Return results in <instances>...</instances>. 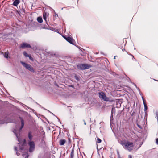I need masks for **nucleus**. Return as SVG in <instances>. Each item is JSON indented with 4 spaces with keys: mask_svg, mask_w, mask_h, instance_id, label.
I'll list each match as a JSON object with an SVG mask.
<instances>
[{
    "mask_svg": "<svg viewBox=\"0 0 158 158\" xmlns=\"http://www.w3.org/2000/svg\"><path fill=\"white\" fill-rule=\"evenodd\" d=\"M20 63L24 67L29 71L34 73H36V71L35 69L30 64L22 61H21Z\"/></svg>",
    "mask_w": 158,
    "mask_h": 158,
    "instance_id": "nucleus-4",
    "label": "nucleus"
},
{
    "mask_svg": "<svg viewBox=\"0 0 158 158\" xmlns=\"http://www.w3.org/2000/svg\"><path fill=\"white\" fill-rule=\"evenodd\" d=\"M143 104L144 106V110L145 112H146V110H147L148 107L146 103L144 101H143Z\"/></svg>",
    "mask_w": 158,
    "mask_h": 158,
    "instance_id": "nucleus-14",
    "label": "nucleus"
},
{
    "mask_svg": "<svg viewBox=\"0 0 158 158\" xmlns=\"http://www.w3.org/2000/svg\"><path fill=\"white\" fill-rule=\"evenodd\" d=\"M99 97L101 99L106 102H113L114 101L110 98L106 97L105 94L103 91H101L98 93Z\"/></svg>",
    "mask_w": 158,
    "mask_h": 158,
    "instance_id": "nucleus-2",
    "label": "nucleus"
},
{
    "mask_svg": "<svg viewBox=\"0 0 158 158\" xmlns=\"http://www.w3.org/2000/svg\"><path fill=\"white\" fill-rule=\"evenodd\" d=\"M122 51H125V49H124V48L123 49H122Z\"/></svg>",
    "mask_w": 158,
    "mask_h": 158,
    "instance_id": "nucleus-41",
    "label": "nucleus"
},
{
    "mask_svg": "<svg viewBox=\"0 0 158 158\" xmlns=\"http://www.w3.org/2000/svg\"><path fill=\"white\" fill-rule=\"evenodd\" d=\"M66 142V140L64 139H60L59 141V144L61 145H63Z\"/></svg>",
    "mask_w": 158,
    "mask_h": 158,
    "instance_id": "nucleus-12",
    "label": "nucleus"
},
{
    "mask_svg": "<svg viewBox=\"0 0 158 158\" xmlns=\"http://www.w3.org/2000/svg\"><path fill=\"white\" fill-rule=\"evenodd\" d=\"M56 86H57V87H58V86L57 85H56Z\"/></svg>",
    "mask_w": 158,
    "mask_h": 158,
    "instance_id": "nucleus-48",
    "label": "nucleus"
},
{
    "mask_svg": "<svg viewBox=\"0 0 158 158\" xmlns=\"http://www.w3.org/2000/svg\"><path fill=\"white\" fill-rule=\"evenodd\" d=\"M133 146V143L132 142H127L126 145V148L128 150H131L132 148H130L131 147H132Z\"/></svg>",
    "mask_w": 158,
    "mask_h": 158,
    "instance_id": "nucleus-9",
    "label": "nucleus"
},
{
    "mask_svg": "<svg viewBox=\"0 0 158 158\" xmlns=\"http://www.w3.org/2000/svg\"><path fill=\"white\" fill-rule=\"evenodd\" d=\"M80 77L79 76H77L76 75L75 76H74V78L75 79H76L77 80V81H80Z\"/></svg>",
    "mask_w": 158,
    "mask_h": 158,
    "instance_id": "nucleus-18",
    "label": "nucleus"
},
{
    "mask_svg": "<svg viewBox=\"0 0 158 158\" xmlns=\"http://www.w3.org/2000/svg\"><path fill=\"white\" fill-rule=\"evenodd\" d=\"M28 144L29 146V152L30 153L32 152L35 149V144L34 142L33 141H29Z\"/></svg>",
    "mask_w": 158,
    "mask_h": 158,
    "instance_id": "nucleus-5",
    "label": "nucleus"
},
{
    "mask_svg": "<svg viewBox=\"0 0 158 158\" xmlns=\"http://www.w3.org/2000/svg\"><path fill=\"white\" fill-rule=\"evenodd\" d=\"M128 157H129L128 158H132V156H131V155H129Z\"/></svg>",
    "mask_w": 158,
    "mask_h": 158,
    "instance_id": "nucleus-36",
    "label": "nucleus"
},
{
    "mask_svg": "<svg viewBox=\"0 0 158 158\" xmlns=\"http://www.w3.org/2000/svg\"><path fill=\"white\" fill-rule=\"evenodd\" d=\"M19 0H15L14 1L12 5L14 6H17L19 3Z\"/></svg>",
    "mask_w": 158,
    "mask_h": 158,
    "instance_id": "nucleus-11",
    "label": "nucleus"
},
{
    "mask_svg": "<svg viewBox=\"0 0 158 158\" xmlns=\"http://www.w3.org/2000/svg\"><path fill=\"white\" fill-rule=\"evenodd\" d=\"M16 154L17 156H19V155H20V153H19L18 152H16Z\"/></svg>",
    "mask_w": 158,
    "mask_h": 158,
    "instance_id": "nucleus-34",
    "label": "nucleus"
},
{
    "mask_svg": "<svg viewBox=\"0 0 158 158\" xmlns=\"http://www.w3.org/2000/svg\"><path fill=\"white\" fill-rule=\"evenodd\" d=\"M83 121L84 122V124L85 125H86V122H85V120H83Z\"/></svg>",
    "mask_w": 158,
    "mask_h": 158,
    "instance_id": "nucleus-35",
    "label": "nucleus"
},
{
    "mask_svg": "<svg viewBox=\"0 0 158 158\" xmlns=\"http://www.w3.org/2000/svg\"><path fill=\"white\" fill-rule=\"evenodd\" d=\"M23 54L24 56L26 57H29V55H28L27 52H23Z\"/></svg>",
    "mask_w": 158,
    "mask_h": 158,
    "instance_id": "nucleus-19",
    "label": "nucleus"
},
{
    "mask_svg": "<svg viewBox=\"0 0 158 158\" xmlns=\"http://www.w3.org/2000/svg\"><path fill=\"white\" fill-rule=\"evenodd\" d=\"M77 47L79 49H80V48H81V47H79L78 46H77Z\"/></svg>",
    "mask_w": 158,
    "mask_h": 158,
    "instance_id": "nucleus-38",
    "label": "nucleus"
},
{
    "mask_svg": "<svg viewBox=\"0 0 158 158\" xmlns=\"http://www.w3.org/2000/svg\"><path fill=\"white\" fill-rule=\"evenodd\" d=\"M28 137L29 140V141H32L33 136L32 135V132L31 131H29L28 133Z\"/></svg>",
    "mask_w": 158,
    "mask_h": 158,
    "instance_id": "nucleus-10",
    "label": "nucleus"
},
{
    "mask_svg": "<svg viewBox=\"0 0 158 158\" xmlns=\"http://www.w3.org/2000/svg\"><path fill=\"white\" fill-rule=\"evenodd\" d=\"M91 67V65L86 64H79L77 65V68L80 70L88 69Z\"/></svg>",
    "mask_w": 158,
    "mask_h": 158,
    "instance_id": "nucleus-3",
    "label": "nucleus"
},
{
    "mask_svg": "<svg viewBox=\"0 0 158 158\" xmlns=\"http://www.w3.org/2000/svg\"><path fill=\"white\" fill-rule=\"evenodd\" d=\"M4 57L6 58H8L9 57L8 53L6 52L4 55Z\"/></svg>",
    "mask_w": 158,
    "mask_h": 158,
    "instance_id": "nucleus-17",
    "label": "nucleus"
},
{
    "mask_svg": "<svg viewBox=\"0 0 158 158\" xmlns=\"http://www.w3.org/2000/svg\"><path fill=\"white\" fill-rule=\"evenodd\" d=\"M127 143H124L123 141H121L120 143L123 146L126 147V145Z\"/></svg>",
    "mask_w": 158,
    "mask_h": 158,
    "instance_id": "nucleus-22",
    "label": "nucleus"
},
{
    "mask_svg": "<svg viewBox=\"0 0 158 158\" xmlns=\"http://www.w3.org/2000/svg\"><path fill=\"white\" fill-rule=\"evenodd\" d=\"M64 38L69 43L72 45H75V42L73 38L69 36H68L67 37H64Z\"/></svg>",
    "mask_w": 158,
    "mask_h": 158,
    "instance_id": "nucleus-6",
    "label": "nucleus"
},
{
    "mask_svg": "<svg viewBox=\"0 0 158 158\" xmlns=\"http://www.w3.org/2000/svg\"><path fill=\"white\" fill-rule=\"evenodd\" d=\"M101 141H102V140L100 139H99L98 138H97V143H100L101 142Z\"/></svg>",
    "mask_w": 158,
    "mask_h": 158,
    "instance_id": "nucleus-23",
    "label": "nucleus"
},
{
    "mask_svg": "<svg viewBox=\"0 0 158 158\" xmlns=\"http://www.w3.org/2000/svg\"><path fill=\"white\" fill-rule=\"evenodd\" d=\"M48 112H50V113H51L52 115H53L54 116H56V117L58 118L59 122L61 123V122H60V120L59 118H57V116H55V115L54 114H53V113H52L51 112H50L49 110H48Z\"/></svg>",
    "mask_w": 158,
    "mask_h": 158,
    "instance_id": "nucleus-24",
    "label": "nucleus"
},
{
    "mask_svg": "<svg viewBox=\"0 0 158 158\" xmlns=\"http://www.w3.org/2000/svg\"><path fill=\"white\" fill-rule=\"evenodd\" d=\"M115 108H112L111 109V114H113L114 113H115Z\"/></svg>",
    "mask_w": 158,
    "mask_h": 158,
    "instance_id": "nucleus-20",
    "label": "nucleus"
},
{
    "mask_svg": "<svg viewBox=\"0 0 158 158\" xmlns=\"http://www.w3.org/2000/svg\"><path fill=\"white\" fill-rule=\"evenodd\" d=\"M132 84L133 85H134L135 86V87L136 88V89H138V88H139L137 86V85H136L134 83H132Z\"/></svg>",
    "mask_w": 158,
    "mask_h": 158,
    "instance_id": "nucleus-29",
    "label": "nucleus"
},
{
    "mask_svg": "<svg viewBox=\"0 0 158 158\" xmlns=\"http://www.w3.org/2000/svg\"><path fill=\"white\" fill-rule=\"evenodd\" d=\"M48 16L47 15L46 13H44L43 14V18L44 19L47 25H45L44 27H42L43 29H48V26H49L48 24L47 23V18Z\"/></svg>",
    "mask_w": 158,
    "mask_h": 158,
    "instance_id": "nucleus-7",
    "label": "nucleus"
},
{
    "mask_svg": "<svg viewBox=\"0 0 158 158\" xmlns=\"http://www.w3.org/2000/svg\"><path fill=\"white\" fill-rule=\"evenodd\" d=\"M63 8H61V10H63Z\"/></svg>",
    "mask_w": 158,
    "mask_h": 158,
    "instance_id": "nucleus-46",
    "label": "nucleus"
},
{
    "mask_svg": "<svg viewBox=\"0 0 158 158\" xmlns=\"http://www.w3.org/2000/svg\"><path fill=\"white\" fill-rule=\"evenodd\" d=\"M37 21L40 23H41L43 22L42 18L40 16L37 17Z\"/></svg>",
    "mask_w": 158,
    "mask_h": 158,
    "instance_id": "nucleus-13",
    "label": "nucleus"
},
{
    "mask_svg": "<svg viewBox=\"0 0 158 158\" xmlns=\"http://www.w3.org/2000/svg\"><path fill=\"white\" fill-rule=\"evenodd\" d=\"M31 48V46L28 44L24 42L21 44L19 47L20 48Z\"/></svg>",
    "mask_w": 158,
    "mask_h": 158,
    "instance_id": "nucleus-8",
    "label": "nucleus"
},
{
    "mask_svg": "<svg viewBox=\"0 0 158 158\" xmlns=\"http://www.w3.org/2000/svg\"><path fill=\"white\" fill-rule=\"evenodd\" d=\"M14 149L15 151H17V147H15L14 148Z\"/></svg>",
    "mask_w": 158,
    "mask_h": 158,
    "instance_id": "nucleus-33",
    "label": "nucleus"
},
{
    "mask_svg": "<svg viewBox=\"0 0 158 158\" xmlns=\"http://www.w3.org/2000/svg\"><path fill=\"white\" fill-rule=\"evenodd\" d=\"M113 114H111L110 116V121L111 120H112L113 119Z\"/></svg>",
    "mask_w": 158,
    "mask_h": 158,
    "instance_id": "nucleus-28",
    "label": "nucleus"
},
{
    "mask_svg": "<svg viewBox=\"0 0 158 158\" xmlns=\"http://www.w3.org/2000/svg\"><path fill=\"white\" fill-rule=\"evenodd\" d=\"M138 90L139 91V93L140 94V95L141 96L142 98V99L143 101H144V100L143 98V94L141 92L139 88H138Z\"/></svg>",
    "mask_w": 158,
    "mask_h": 158,
    "instance_id": "nucleus-15",
    "label": "nucleus"
},
{
    "mask_svg": "<svg viewBox=\"0 0 158 158\" xmlns=\"http://www.w3.org/2000/svg\"><path fill=\"white\" fill-rule=\"evenodd\" d=\"M134 112H133L132 113V114H131V116L133 115H134Z\"/></svg>",
    "mask_w": 158,
    "mask_h": 158,
    "instance_id": "nucleus-40",
    "label": "nucleus"
},
{
    "mask_svg": "<svg viewBox=\"0 0 158 158\" xmlns=\"http://www.w3.org/2000/svg\"><path fill=\"white\" fill-rule=\"evenodd\" d=\"M134 49H135V48H134Z\"/></svg>",
    "mask_w": 158,
    "mask_h": 158,
    "instance_id": "nucleus-47",
    "label": "nucleus"
},
{
    "mask_svg": "<svg viewBox=\"0 0 158 158\" xmlns=\"http://www.w3.org/2000/svg\"><path fill=\"white\" fill-rule=\"evenodd\" d=\"M20 11L22 13H25V10L24 8L22 7V8L20 9Z\"/></svg>",
    "mask_w": 158,
    "mask_h": 158,
    "instance_id": "nucleus-21",
    "label": "nucleus"
},
{
    "mask_svg": "<svg viewBox=\"0 0 158 158\" xmlns=\"http://www.w3.org/2000/svg\"><path fill=\"white\" fill-rule=\"evenodd\" d=\"M147 112H145V117L144 118H147Z\"/></svg>",
    "mask_w": 158,
    "mask_h": 158,
    "instance_id": "nucleus-25",
    "label": "nucleus"
},
{
    "mask_svg": "<svg viewBox=\"0 0 158 158\" xmlns=\"http://www.w3.org/2000/svg\"><path fill=\"white\" fill-rule=\"evenodd\" d=\"M130 55H131V56H132L133 57L132 58V59L134 60H135V58H134L133 56L131 54H130Z\"/></svg>",
    "mask_w": 158,
    "mask_h": 158,
    "instance_id": "nucleus-31",
    "label": "nucleus"
},
{
    "mask_svg": "<svg viewBox=\"0 0 158 158\" xmlns=\"http://www.w3.org/2000/svg\"><path fill=\"white\" fill-rule=\"evenodd\" d=\"M115 57H116V56H114V59H115Z\"/></svg>",
    "mask_w": 158,
    "mask_h": 158,
    "instance_id": "nucleus-44",
    "label": "nucleus"
},
{
    "mask_svg": "<svg viewBox=\"0 0 158 158\" xmlns=\"http://www.w3.org/2000/svg\"><path fill=\"white\" fill-rule=\"evenodd\" d=\"M41 156L39 155L38 156V158H41Z\"/></svg>",
    "mask_w": 158,
    "mask_h": 158,
    "instance_id": "nucleus-39",
    "label": "nucleus"
},
{
    "mask_svg": "<svg viewBox=\"0 0 158 158\" xmlns=\"http://www.w3.org/2000/svg\"><path fill=\"white\" fill-rule=\"evenodd\" d=\"M156 143L157 144H158V138L156 139Z\"/></svg>",
    "mask_w": 158,
    "mask_h": 158,
    "instance_id": "nucleus-32",
    "label": "nucleus"
},
{
    "mask_svg": "<svg viewBox=\"0 0 158 158\" xmlns=\"http://www.w3.org/2000/svg\"><path fill=\"white\" fill-rule=\"evenodd\" d=\"M28 154H27V155H26L25 158H28Z\"/></svg>",
    "mask_w": 158,
    "mask_h": 158,
    "instance_id": "nucleus-37",
    "label": "nucleus"
},
{
    "mask_svg": "<svg viewBox=\"0 0 158 158\" xmlns=\"http://www.w3.org/2000/svg\"><path fill=\"white\" fill-rule=\"evenodd\" d=\"M117 154H118V158H121L120 157V154H119V152L118 151L117 152Z\"/></svg>",
    "mask_w": 158,
    "mask_h": 158,
    "instance_id": "nucleus-30",
    "label": "nucleus"
},
{
    "mask_svg": "<svg viewBox=\"0 0 158 158\" xmlns=\"http://www.w3.org/2000/svg\"><path fill=\"white\" fill-rule=\"evenodd\" d=\"M71 86L72 87H73V85H71Z\"/></svg>",
    "mask_w": 158,
    "mask_h": 158,
    "instance_id": "nucleus-43",
    "label": "nucleus"
},
{
    "mask_svg": "<svg viewBox=\"0 0 158 158\" xmlns=\"http://www.w3.org/2000/svg\"><path fill=\"white\" fill-rule=\"evenodd\" d=\"M137 124V126L139 128L141 129L142 128V126H141L140 125H139V124Z\"/></svg>",
    "mask_w": 158,
    "mask_h": 158,
    "instance_id": "nucleus-26",
    "label": "nucleus"
},
{
    "mask_svg": "<svg viewBox=\"0 0 158 158\" xmlns=\"http://www.w3.org/2000/svg\"><path fill=\"white\" fill-rule=\"evenodd\" d=\"M19 118L20 121L21 126L18 129L17 128L14 129L13 130V132L15 135L16 137L18 139V140L20 143H18L19 146V151L21 152H23V151L24 150V147L26 144V140L24 139L23 142L20 139L21 132L22 129L23 128L24 125V121L23 117L19 116Z\"/></svg>",
    "mask_w": 158,
    "mask_h": 158,
    "instance_id": "nucleus-1",
    "label": "nucleus"
},
{
    "mask_svg": "<svg viewBox=\"0 0 158 158\" xmlns=\"http://www.w3.org/2000/svg\"><path fill=\"white\" fill-rule=\"evenodd\" d=\"M52 29H53V28H52ZM50 30H52V29H50Z\"/></svg>",
    "mask_w": 158,
    "mask_h": 158,
    "instance_id": "nucleus-45",
    "label": "nucleus"
},
{
    "mask_svg": "<svg viewBox=\"0 0 158 158\" xmlns=\"http://www.w3.org/2000/svg\"><path fill=\"white\" fill-rule=\"evenodd\" d=\"M55 15H56L57 16H58V15L57 14H56V13H55Z\"/></svg>",
    "mask_w": 158,
    "mask_h": 158,
    "instance_id": "nucleus-42",
    "label": "nucleus"
},
{
    "mask_svg": "<svg viewBox=\"0 0 158 158\" xmlns=\"http://www.w3.org/2000/svg\"><path fill=\"white\" fill-rule=\"evenodd\" d=\"M71 158H73L74 156V150L73 149L71 151L70 154Z\"/></svg>",
    "mask_w": 158,
    "mask_h": 158,
    "instance_id": "nucleus-16",
    "label": "nucleus"
},
{
    "mask_svg": "<svg viewBox=\"0 0 158 158\" xmlns=\"http://www.w3.org/2000/svg\"><path fill=\"white\" fill-rule=\"evenodd\" d=\"M28 57L29 58V59L30 60H33V58L32 57H31V56L30 55H29V57Z\"/></svg>",
    "mask_w": 158,
    "mask_h": 158,
    "instance_id": "nucleus-27",
    "label": "nucleus"
}]
</instances>
